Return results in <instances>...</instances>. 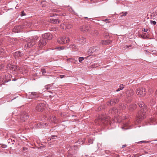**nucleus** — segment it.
Instances as JSON below:
<instances>
[{
    "label": "nucleus",
    "mask_w": 157,
    "mask_h": 157,
    "mask_svg": "<svg viewBox=\"0 0 157 157\" xmlns=\"http://www.w3.org/2000/svg\"><path fill=\"white\" fill-rule=\"evenodd\" d=\"M23 53L20 51L16 52L13 54V56L15 58L21 57L23 55Z\"/></svg>",
    "instance_id": "f3484780"
},
{
    "label": "nucleus",
    "mask_w": 157,
    "mask_h": 157,
    "mask_svg": "<svg viewBox=\"0 0 157 157\" xmlns=\"http://www.w3.org/2000/svg\"><path fill=\"white\" fill-rule=\"evenodd\" d=\"M39 37L36 36L32 37L28 39V42L25 46L27 48H30L35 45Z\"/></svg>",
    "instance_id": "20e7f679"
},
{
    "label": "nucleus",
    "mask_w": 157,
    "mask_h": 157,
    "mask_svg": "<svg viewBox=\"0 0 157 157\" xmlns=\"http://www.w3.org/2000/svg\"><path fill=\"white\" fill-rule=\"evenodd\" d=\"M28 57H24V58H22V59H24V60H25V59H27V58H28Z\"/></svg>",
    "instance_id": "6e6d98bb"
},
{
    "label": "nucleus",
    "mask_w": 157,
    "mask_h": 157,
    "mask_svg": "<svg viewBox=\"0 0 157 157\" xmlns=\"http://www.w3.org/2000/svg\"><path fill=\"white\" fill-rule=\"evenodd\" d=\"M110 113H111L112 114H116L118 112V110L115 107H113L111 109L109 110Z\"/></svg>",
    "instance_id": "aec40b11"
},
{
    "label": "nucleus",
    "mask_w": 157,
    "mask_h": 157,
    "mask_svg": "<svg viewBox=\"0 0 157 157\" xmlns=\"http://www.w3.org/2000/svg\"><path fill=\"white\" fill-rule=\"evenodd\" d=\"M43 37L44 38L48 40H50L52 39V35L51 34L49 33H45L44 34Z\"/></svg>",
    "instance_id": "4468645a"
},
{
    "label": "nucleus",
    "mask_w": 157,
    "mask_h": 157,
    "mask_svg": "<svg viewBox=\"0 0 157 157\" xmlns=\"http://www.w3.org/2000/svg\"><path fill=\"white\" fill-rule=\"evenodd\" d=\"M7 68L8 69L11 70L12 71H20V67L17 66L11 65H7Z\"/></svg>",
    "instance_id": "6e6552de"
},
{
    "label": "nucleus",
    "mask_w": 157,
    "mask_h": 157,
    "mask_svg": "<svg viewBox=\"0 0 157 157\" xmlns=\"http://www.w3.org/2000/svg\"><path fill=\"white\" fill-rule=\"evenodd\" d=\"M94 140V139L93 138H90L88 140V145L93 144Z\"/></svg>",
    "instance_id": "393cba45"
},
{
    "label": "nucleus",
    "mask_w": 157,
    "mask_h": 157,
    "mask_svg": "<svg viewBox=\"0 0 157 157\" xmlns=\"http://www.w3.org/2000/svg\"><path fill=\"white\" fill-rule=\"evenodd\" d=\"M77 40L82 44H84L86 41V39L82 36H80L78 38Z\"/></svg>",
    "instance_id": "2eb2a0df"
},
{
    "label": "nucleus",
    "mask_w": 157,
    "mask_h": 157,
    "mask_svg": "<svg viewBox=\"0 0 157 157\" xmlns=\"http://www.w3.org/2000/svg\"><path fill=\"white\" fill-rule=\"evenodd\" d=\"M105 41L104 40H102L101 42V43L102 44L105 45Z\"/></svg>",
    "instance_id": "49530a36"
},
{
    "label": "nucleus",
    "mask_w": 157,
    "mask_h": 157,
    "mask_svg": "<svg viewBox=\"0 0 157 157\" xmlns=\"http://www.w3.org/2000/svg\"><path fill=\"white\" fill-rule=\"evenodd\" d=\"M2 79H1V78H0V85L2 83Z\"/></svg>",
    "instance_id": "4d7b16f0"
},
{
    "label": "nucleus",
    "mask_w": 157,
    "mask_h": 157,
    "mask_svg": "<svg viewBox=\"0 0 157 157\" xmlns=\"http://www.w3.org/2000/svg\"><path fill=\"white\" fill-rule=\"evenodd\" d=\"M56 119V117L55 116H52V117L51 118V120L52 121L53 120H55Z\"/></svg>",
    "instance_id": "c03bdc74"
},
{
    "label": "nucleus",
    "mask_w": 157,
    "mask_h": 157,
    "mask_svg": "<svg viewBox=\"0 0 157 157\" xmlns=\"http://www.w3.org/2000/svg\"><path fill=\"white\" fill-rule=\"evenodd\" d=\"M112 41L110 40H105V45H109L112 43Z\"/></svg>",
    "instance_id": "b1692460"
},
{
    "label": "nucleus",
    "mask_w": 157,
    "mask_h": 157,
    "mask_svg": "<svg viewBox=\"0 0 157 157\" xmlns=\"http://www.w3.org/2000/svg\"><path fill=\"white\" fill-rule=\"evenodd\" d=\"M132 46V45L131 44L128 45H126L123 48V49L125 50L127 48H129L130 47H131Z\"/></svg>",
    "instance_id": "72a5a7b5"
},
{
    "label": "nucleus",
    "mask_w": 157,
    "mask_h": 157,
    "mask_svg": "<svg viewBox=\"0 0 157 157\" xmlns=\"http://www.w3.org/2000/svg\"><path fill=\"white\" fill-rule=\"evenodd\" d=\"M65 47L64 46H61L58 47H56L55 48L56 49H57L58 50H63L64 48Z\"/></svg>",
    "instance_id": "473e14b6"
},
{
    "label": "nucleus",
    "mask_w": 157,
    "mask_h": 157,
    "mask_svg": "<svg viewBox=\"0 0 157 157\" xmlns=\"http://www.w3.org/2000/svg\"><path fill=\"white\" fill-rule=\"evenodd\" d=\"M44 109V105L42 103H40L36 107V110L39 111H42Z\"/></svg>",
    "instance_id": "dca6fc26"
},
{
    "label": "nucleus",
    "mask_w": 157,
    "mask_h": 157,
    "mask_svg": "<svg viewBox=\"0 0 157 157\" xmlns=\"http://www.w3.org/2000/svg\"><path fill=\"white\" fill-rule=\"evenodd\" d=\"M38 96L37 95V93L36 92H33L31 93L30 96V98H36L38 97Z\"/></svg>",
    "instance_id": "4be33fe9"
},
{
    "label": "nucleus",
    "mask_w": 157,
    "mask_h": 157,
    "mask_svg": "<svg viewBox=\"0 0 157 157\" xmlns=\"http://www.w3.org/2000/svg\"><path fill=\"white\" fill-rule=\"evenodd\" d=\"M52 29H51V31H53V30H54V29H53V28H52Z\"/></svg>",
    "instance_id": "e2e57ef3"
},
{
    "label": "nucleus",
    "mask_w": 157,
    "mask_h": 157,
    "mask_svg": "<svg viewBox=\"0 0 157 157\" xmlns=\"http://www.w3.org/2000/svg\"><path fill=\"white\" fill-rule=\"evenodd\" d=\"M78 59L79 62L81 63L84 59V58L83 57H80Z\"/></svg>",
    "instance_id": "e433bc0d"
},
{
    "label": "nucleus",
    "mask_w": 157,
    "mask_h": 157,
    "mask_svg": "<svg viewBox=\"0 0 157 157\" xmlns=\"http://www.w3.org/2000/svg\"><path fill=\"white\" fill-rule=\"evenodd\" d=\"M67 60L68 61H71V62H73V59L72 58H69V59H67Z\"/></svg>",
    "instance_id": "a18cd8bd"
},
{
    "label": "nucleus",
    "mask_w": 157,
    "mask_h": 157,
    "mask_svg": "<svg viewBox=\"0 0 157 157\" xmlns=\"http://www.w3.org/2000/svg\"><path fill=\"white\" fill-rule=\"evenodd\" d=\"M32 24L30 22H27L25 23L24 25H26L28 27H29Z\"/></svg>",
    "instance_id": "7c9ffc66"
},
{
    "label": "nucleus",
    "mask_w": 157,
    "mask_h": 157,
    "mask_svg": "<svg viewBox=\"0 0 157 157\" xmlns=\"http://www.w3.org/2000/svg\"><path fill=\"white\" fill-rule=\"evenodd\" d=\"M12 76L9 74H7L5 75V82H7L11 80Z\"/></svg>",
    "instance_id": "5701e85b"
},
{
    "label": "nucleus",
    "mask_w": 157,
    "mask_h": 157,
    "mask_svg": "<svg viewBox=\"0 0 157 157\" xmlns=\"http://www.w3.org/2000/svg\"><path fill=\"white\" fill-rule=\"evenodd\" d=\"M13 81H16V79H13L12 80Z\"/></svg>",
    "instance_id": "774afa93"
},
{
    "label": "nucleus",
    "mask_w": 157,
    "mask_h": 157,
    "mask_svg": "<svg viewBox=\"0 0 157 157\" xmlns=\"http://www.w3.org/2000/svg\"><path fill=\"white\" fill-rule=\"evenodd\" d=\"M140 142H141V143H148L149 142L148 141H141Z\"/></svg>",
    "instance_id": "603ef678"
},
{
    "label": "nucleus",
    "mask_w": 157,
    "mask_h": 157,
    "mask_svg": "<svg viewBox=\"0 0 157 157\" xmlns=\"http://www.w3.org/2000/svg\"><path fill=\"white\" fill-rule=\"evenodd\" d=\"M25 15V13L24 12V11L22 12L21 14V16H22Z\"/></svg>",
    "instance_id": "37998d69"
},
{
    "label": "nucleus",
    "mask_w": 157,
    "mask_h": 157,
    "mask_svg": "<svg viewBox=\"0 0 157 157\" xmlns=\"http://www.w3.org/2000/svg\"><path fill=\"white\" fill-rule=\"evenodd\" d=\"M89 29L88 26H86V28L84 29H82V31L84 32H88Z\"/></svg>",
    "instance_id": "2f4dec72"
},
{
    "label": "nucleus",
    "mask_w": 157,
    "mask_h": 157,
    "mask_svg": "<svg viewBox=\"0 0 157 157\" xmlns=\"http://www.w3.org/2000/svg\"><path fill=\"white\" fill-rule=\"evenodd\" d=\"M45 89L48 90L52 88V85L51 84H49L45 86Z\"/></svg>",
    "instance_id": "bb28decb"
},
{
    "label": "nucleus",
    "mask_w": 157,
    "mask_h": 157,
    "mask_svg": "<svg viewBox=\"0 0 157 157\" xmlns=\"http://www.w3.org/2000/svg\"><path fill=\"white\" fill-rule=\"evenodd\" d=\"M116 157H120V156L118 155H116Z\"/></svg>",
    "instance_id": "680f3d73"
},
{
    "label": "nucleus",
    "mask_w": 157,
    "mask_h": 157,
    "mask_svg": "<svg viewBox=\"0 0 157 157\" xmlns=\"http://www.w3.org/2000/svg\"><path fill=\"white\" fill-rule=\"evenodd\" d=\"M138 105L141 109L138 112L137 115L138 121H141L145 117V113L147 111V107L143 101L140 102Z\"/></svg>",
    "instance_id": "f257e3e1"
},
{
    "label": "nucleus",
    "mask_w": 157,
    "mask_h": 157,
    "mask_svg": "<svg viewBox=\"0 0 157 157\" xmlns=\"http://www.w3.org/2000/svg\"><path fill=\"white\" fill-rule=\"evenodd\" d=\"M101 144H97V146H98V147H99V146H101Z\"/></svg>",
    "instance_id": "13d9d810"
},
{
    "label": "nucleus",
    "mask_w": 157,
    "mask_h": 157,
    "mask_svg": "<svg viewBox=\"0 0 157 157\" xmlns=\"http://www.w3.org/2000/svg\"><path fill=\"white\" fill-rule=\"evenodd\" d=\"M55 11L56 12H59V10H55Z\"/></svg>",
    "instance_id": "052dcab7"
},
{
    "label": "nucleus",
    "mask_w": 157,
    "mask_h": 157,
    "mask_svg": "<svg viewBox=\"0 0 157 157\" xmlns=\"http://www.w3.org/2000/svg\"><path fill=\"white\" fill-rule=\"evenodd\" d=\"M134 94V91L132 90H127L126 92V96L127 98H131Z\"/></svg>",
    "instance_id": "9b49d317"
},
{
    "label": "nucleus",
    "mask_w": 157,
    "mask_h": 157,
    "mask_svg": "<svg viewBox=\"0 0 157 157\" xmlns=\"http://www.w3.org/2000/svg\"><path fill=\"white\" fill-rule=\"evenodd\" d=\"M47 42L48 40L46 39H44L43 37V38L40 40L39 43L38 44L39 47H42L44 46Z\"/></svg>",
    "instance_id": "9d476101"
},
{
    "label": "nucleus",
    "mask_w": 157,
    "mask_h": 157,
    "mask_svg": "<svg viewBox=\"0 0 157 157\" xmlns=\"http://www.w3.org/2000/svg\"><path fill=\"white\" fill-rule=\"evenodd\" d=\"M41 71L43 75H45V74L46 73V70L44 69H41Z\"/></svg>",
    "instance_id": "f704fd0d"
},
{
    "label": "nucleus",
    "mask_w": 157,
    "mask_h": 157,
    "mask_svg": "<svg viewBox=\"0 0 157 157\" xmlns=\"http://www.w3.org/2000/svg\"><path fill=\"white\" fill-rule=\"evenodd\" d=\"M107 20H108V19H106L105 20H104V21H107Z\"/></svg>",
    "instance_id": "0e129e2a"
},
{
    "label": "nucleus",
    "mask_w": 157,
    "mask_h": 157,
    "mask_svg": "<svg viewBox=\"0 0 157 157\" xmlns=\"http://www.w3.org/2000/svg\"><path fill=\"white\" fill-rule=\"evenodd\" d=\"M142 31L144 32H147V29H145V28H144L143 29Z\"/></svg>",
    "instance_id": "09e8293b"
},
{
    "label": "nucleus",
    "mask_w": 157,
    "mask_h": 157,
    "mask_svg": "<svg viewBox=\"0 0 157 157\" xmlns=\"http://www.w3.org/2000/svg\"><path fill=\"white\" fill-rule=\"evenodd\" d=\"M4 53V50L2 48H0V55H2Z\"/></svg>",
    "instance_id": "c9c22d12"
},
{
    "label": "nucleus",
    "mask_w": 157,
    "mask_h": 157,
    "mask_svg": "<svg viewBox=\"0 0 157 157\" xmlns=\"http://www.w3.org/2000/svg\"><path fill=\"white\" fill-rule=\"evenodd\" d=\"M155 93H156V94H157V90H156V91L155 92Z\"/></svg>",
    "instance_id": "69168bd1"
},
{
    "label": "nucleus",
    "mask_w": 157,
    "mask_h": 157,
    "mask_svg": "<svg viewBox=\"0 0 157 157\" xmlns=\"http://www.w3.org/2000/svg\"><path fill=\"white\" fill-rule=\"evenodd\" d=\"M29 118V114L26 112H24L21 113L20 117V121L21 122H24L27 120Z\"/></svg>",
    "instance_id": "423d86ee"
},
{
    "label": "nucleus",
    "mask_w": 157,
    "mask_h": 157,
    "mask_svg": "<svg viewBox=\"0 0 157 157\" xmlns=\"http://www.w3.org/2000/svg\"><path fill=\"white\" fill-rule=\"evenodd\" d=\"M126 106L127 105L126 104H121L120 105V107L123 109L126 108Z\"/></svg>",
    "instance_id": "c85d7f7f"
},
{
    "label": "nucleus",
    "mask_w": 157,
    "mask_h": 157,
    "mask_svg": "<svg viewBox=\"0 0 157 157\" xmlns=\"http://www.w3.org/2000/svg\"><path fill=\"white\" fill-rule=\"evenodd\" d=\"M70 41V39L67 37H63L59 38L57 40L58 42L61 44H65L68 43Z\"/></svg>",
    "instance_id": "0eeeda50"
},
{
    "label": "nucleus",
    "mask_w": 157,
    "mask_h": 157,
    "mask_svg": "<svg viewBox=\"0 0 157 157\" xmlns=\"http://www.w3.org/2000/svg\"><path fill=\"white\" fill-rule=\"evenodd\" d=\"M54 137H56V136L55 135L52 136V137H51V138L50 139V140H51V139H53L54 138Z\"/></svg>",
    "instance_id": "864d4df0"
},
{
    "label": "nucleus",
    "mask_w": 157,
    "mask_h": 157,
    "mask_svg": "<svg viewBox=\"0 0 157 157\" xmlns=\"http://www.w3.org/2000/svg\"><path fill=\"white\" fill-rule=\"evenodd\" d=\"M53 122H54V123H55L56 122V121H53Z\"/></svg>",
    "instance_id": "338daca9"
},
{
    "label": "nucleus",
    "mask_w": 157,
    "mask_h": 157,
    "mask_svg": "<svg viewBox=\"0 0 157 157\" xmlns=\"http://www.w3.org/2000/svg\"><path fill=\"white\" fill-rule=\"evenodd\" d=\"M16 43V41L15 39H12L10 40V44L11 45H14Z\"/></svg>",
    "instance_id": "c756f323"
},
{
    "label": "nucleus",
    "mask_w": 157,
    "mask_h": 157,
    "mask_svg": "<svg viewBox=\"0 0 157 157\" xmlns=\"http://www.w3.org/2000/svg\"><path fill=\"white\" fill-rule=\"evenodd\" d=\"M49 21L51 23L53 24H57L59 23L60 20L58 19L51 18L49 19Z\"/></svg>",
    "instance_id": "a211bd4d"
},
{
    "label": "nucleus",
    "mask_w": 157,
    "mask_h": 157,
    "mask_svg": "<svg viewBox=\"0 0 157 157\" xmlns=\"http://www.w3.org/2000/svg\"><path fill=\"white\" fill-rule=\"evenodd\" d=\"M119 101V99L118 98H114L110 100L109 101L107 102V103L109 106L113 105L117 103Z\"/></svg>",
    "instance_id": "1a4fd4ad"
},
{
    "label": "nucleus",
    "mask_w": 157,
    "mask_h": 157,
    "mask_svg": "<svg viewBox=\"0 0 157 157\" xmlns=\"http://www.w3.org/2000/svg\"><path fill=\"white\" fill-rule=\"evenodd\" d=\"M124 87V86L123 84H121L119 86V88H118L116 90L117 92L119 91L120 90H122L123 88Z\"/></svg>",
    "instance_id": "cd10ccee"
},
{
    "label": "nucleus",
    "mask_w": 157,
    "mask_h": 157,
    "mask_svg": "<svg viewBox=\"0 0 157 157\" xmlns=\"http://www.w3.org/2000/svg\"><path fill=\"white\" fill-rule=\"evenodd\" d=\"M98 50V48L97 46H93L90 48L88 51L89 54H91L92 53Z\"/></svg>",
    "instance_id": "ddd939ff"
},
{
    "label": "nucleus",
    "mask_w": 157,
    "mask_h": 157,
    "mask_svg": "<svg viewBox=\"0 0 157 157\" xmlns=\"http://www.w3.org/2000/svg\"><path fill=\"white\" fill-rule=\"evenodd\" d=\"M120 118V117H119V118H118V117H117L116 118V120H117V121L118 122H120V121H120L119 120V118Z\"/></svg>",
    "instance_id": "5fc2aeb1"
},
{
    "label": "nucleus",
    "mask_w": 157,
    "mask_h": 157,
    "mask_svg": "<svg viewBox=\"0 0 157 157\" xmlns=\"http://www.w3.org/2000/svg\"><path fill=\"white\" fill-rule=\"evenodd\" d=\"M21 27L20 25L15 27L14 29H13V31L17 33L20 32L21 29Z\"/></svg>",
    "instance_id": "6ab92c4d"
},
{
    "label": "nucleus",
    "mask_w": 157,
    "mask_h": 157,
    "mask_svg": "<svg viewBox=\"0 0 157 157\" xmlns=\"http://www.w3.org/2000/svg\"><path fill=\"white\" fill-rule=\"evenodd\" d=\"M126 146V144L123 145L122 146V148H123L124 147H125Z\"/></svg>",
    "instance_id": "bf43d9fd"
},
{
    "label": "nucleus",
    "mask_w": 157,
    "mask_h": 157,
    "mask_svg": "<svg viewBox=\"0 0 157 157\" xmlns=\"http://www.w3.org/2000/svg\"><path fill=\"white\" fill-rule=\"evenodd\" d=\"M150 23H151V24H153V25H155L156 24V22L155 21H150Z\"/></svg>",
    "instance_id": "58836bf2"
},
{
    "label": "nucleus",
    "mask_w": 157,
    "mask_h": 157,
    "mask_svg": "<svg viewBox=\"0 0 157 157\" xmlns=\"http://www.w3.org/2000/svg\"><path fill=\"white\" fill-rule=\"evenodd\" d=\"M154 15L155 16L157 15V10H156L155 12H154Z\"/></svg>",
    "instance_id": "8fccbe9b"
},
{
    "label": "nucleus",
    "mask_w": 157,
    "mask_h": 157,
    "mask_svg": "<svg viewBox=\"0 0 157 157\" xmlns=\"http://www.w3.org/2000/svg\"><path fill=\"white\" fill-rule=\"evenodd\" d=\"M104 36L106 38H108V37L109 36V34L107 33H105L104 34Z\"/></svg>",
    "instance_id": "4c0bfd02"
},
{
    "label": "nucleus",
    "mask_w": 157,
    "mask_h": 157,
    "mask_svg": "<svg viewBox=\"0 0 157 157\" xmlns=\"http://www.w3.org/2000/svg\"><path fill=\"white\" fill-rule=\"evenodd\" d=\"M86 28V25H83L82 26H81L80 27V29L81 31H82V29H85Z\"/></svg>",
    "instance_id": "ea45409f"
},
{
    "label": "nucleus",
    "mask_w": 157,
    "mask_h": 157,
    "mask_svg": "<svg viewBox=\"0 0 157 157\" xmlns=\"http://www.w3.org/2000/svg\"><path fill=\"white\" fill-rule=\"evenodd\" d=\"M156 103V100L155 99H152L150 101V106L153 105Z\"/></svg>",
    "instance_id": "a878e982"
},
{
    "label": "nucleus",
    "mask_w": 157,
    "mask_h": 157,
    "mask_svg": "<svg viewBox=\"0 0 157 157\" xmlns=\"http://www.w3.org/2000/svg\"><path fill=\"white\" fill-rule=\"evenodd\" d=\"M3 65L2 64H0V70H1L3 67Z\"/></svg>",
    "instance_id": "de8ad7c7"
},
{
    "label": "nucleus",
    "mask_w": 157,
    "mask_h": 157,
    "mask_svg": "<svg viewBox=\"0 0 157 157\" xmlns=\"http://www.w3.org/2000/svg\"><path fill=\"white\" fill-rule=\"evenodd\" d=\"M136 92L139 97H143L145 96L146 94L145 88L142 87L137 88L136 90Z\"/></svg>",
    "instance_id": "39448f33"
},
{
    "label": "nucleus",
    "mask_w": 157,
    "mask_h": 157,
    "mask_svg": "<svg viewBox=\"0 0 157 157\" xmlns=\"http://www.w3.org/2000/svg\"><path fill=\"white\" fill-rule=\"evenodd\" d=\"M61 27H62L63 29H69L72 27L71 25L69 23H64L63 25H61Z\"/></svg>",
    "instance_id": "f8f14e48"
},
{
    "label": "nucleus",
    "mask_w": 157,
    "mask_h": 157,
    "mask_svg": "<svg viewBox=\"0 0 157 157\" xmlns=\"http://www.w3.org/2000/svg\"><path fill=\"white\" fill-rule=\"evenodd\" d=\"M59 77L60 78H65L66 77V76L64 75H59Z\"/></svg>",
    "instance_id": "79ce46f5"
},
{
    "label": "nucleus",
    "mask_w": 157,
    "mask_h": 157,
    "mask_svg": "<svg viewBox=\"0 0 157 157\" xmlns=\"http://www.w3.org/2000/svg\"><path fill=\"white\" fill-rule=\"evenodd\" d=\"M67 149L68 150L67 154V157H75L77 154V151L78 149L77 146H71L68 145Z\"/></svg>",
    "instance_id": "7ed1b4c3"
},
{
    "label": "nucleus",
    "mask_w": 157,
    "mask_h": 157,
    "mask_svg": "<svg viewBox=\"0 0 157 157\" xmlns=\"http://www.w3.org/2000/svg\"><path fill=\"white\" fill-rule=\"evenodd\" d=\"M123 16H125L127 14V12H125L124 13H123Z\"/></svg>",
    "instance_id": "3c124183"
},
{
    "label": "nucleus",
    "mask_w": 157,
    "mask_h": 157,
    "mask_svg": "<svg viewBox=\"0 0 157 157\" xmlns=\"http://www.w3.org/2000/svg\"><path fill=\"white\" fill-rule=\"evenodd\" d=\"M95 121L97 124L99 125H105L110 122V120L109 117L102 115L99 116L98 118L95 119Z\"/></svg>",
    "instance_id": "f03ea898"
},
{
    "label": "nucleus",
    "mask_w": 157,
    "mask_h": 157,
    "mask_svg": "<svg viewBox=\"0 0 157 157\" xmlns=\"http://www.w3.org/2000/svg\"><path fill=\"white\" fill-rule=\"evenodd\" d=\"M81 140H79L78 141V142H79V144H82L81 143H82V144H83V143H84L85 142V141H84V140H82V141L80 142H81Z\"/></svg>",
    "instance_id": "a19ab883"
},
{
    "label": "nucleus",
    "mask_w": 157,
    "mask_h": 157,
    "mask_svg": "<svg viewBox=\"0 0 157 157\" xmlns=\"http://www.w3.org/2000/svg\"><path fill=\"white\" fill-rule=\"evenodd\" d=\"M136 104H133L129 106L128 109L130 111H132L136 108Z\"/></svg>",
    "instance_id": "412c9836"
}]
</instances>
